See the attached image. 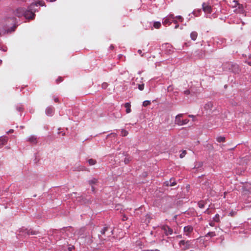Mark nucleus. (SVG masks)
<instances>
[{
    "label": "nucleus",
    "mask_w": 251,
    "mask_h": 251,
    "mask_svg": "<svg viewBox=\"0 0 251 251\" xmlns=\"http://www.w3.org/2000/svg\"><path fill=\"white\" fill-rule=\"evenodd\" d=\"M38 6H43L46 5L43 1L32 2L27 9L23 7L17 8L16 15L19 17L24 16L25 19L28 20L33 19L35 18V14L33 12L32 10L35 11V10L32 8L34 7H38Z\"/></svg>",
    "instance_id": "nucleus-1"
},
{
    "label": "nucleus",
    "mask_w": 251,
    "mask_h": 251,
    "mask_svg": "<svg viewBox=\"0 0 251 251\" xmlns=\"http://www.w3.org/2000/svg\"><path fill=\"white\" fill-rule=\"evenodd\" d=\"M246 0V2H245V9H244V6L243 4L239 3V4L238 5L240 12L241 13H246L245 16L247 15V11H249L250 9H251V0Z\"/></svg>",
    "instance_id": "nucleus-2"
},
{
    "label": "nucleus",
    "mask_w": 251,
    "mask_h": 251,
    "mask_svg": "<svg viewBox=\"0 0 251 251\" xmlns=\"http://www.w3.org/2000/svg\"><path fill=\"white\" fill-rule=\"evenodd\" d=\"M195 242V240L192 241H185L184 240H181L179 242V246L181 248L182 250L185 251L186 250L189 249L190 248H194V245L193 243Z\"/></svg>",
    "instance_id": "nucleus-3"
},
{
    "label": "nucleus",
    "mask_w": 251,
    "mask_h": 251,
    "mask_svg": "<svg viewBox=\"0 0 251 251\" xmlns=\"http://www.w3.org/2000/svg\"><path fill=\"white\" fill-rule=\"evenodd\" d=\"M16 26L13 25L10 28L7 27V25H6L3 27H0V36L5 33H9L14 31L15 29Z\"/></svg>",
    "instance_id": "nucleus-4"
},
{
    "label": "nucleus",
    "mask_w": 251,
    "mask_h": 251,
    "mask_svg": "<svg viewBox=\"0 0 251 251\" xmlns=\"http://www.w3.org/2000/svg\"><path fill=\"white\" fill-rule=\"evenodd\" d=\"M19 232L21 235H24L26 234L27 235H36L38 233L37 231H34L31 229H28L27 228L23 227L19 230Z\"/></svg>",
    "instance_id": "nucleus-5"
},
{
    "label": "nucleus",
    "mask_w": 251,
    "mask_h": 251,
    "mask_svg": "<svg viewBox=\"0 0 251 251\" xmlns=\"http://www.w3.org/2000/svg\"><path fill=\"white\" fill-rule=\"evenodd\" d=\"M202 10L206 14H211L213 12L212 7L207 3L203 2L202 4Z\"/></svg>",
    "instance_id": "nucleus-6"
},
{
    "label": "nucleus",
    "mask_w": 251,
    "mask_h": 251,
    "mask_svg": "<svg viewBox=\"0 0 251 251\" xmlns=\"http://www.w3.org/2000/svg\"><path fill=\"white\" fill-rule=\"evenodd\" d=\"M109 228L110 227L108 226L104 227L100 231L101 234L105 235L106 232L108 231ZM113 230L111 228H110V231L109 233L107 234V236L109 237L111 236L113 234Z\"/></svg>",
    "instance_id": "nucleus-7"
},
{
    "label": "nucleus",
    "mask_w": 251,
    "mask_h": 251,
    "mask_svg": "<svg viewBox=\"0 0 251 251\" xmlns=\"http://www.w3.org/2000/svg\"><path fill=\"white\" fill-rule=\"evenodd\" d=\"M241 71V69L239 68L238 65L235 63H233L232 64L231 70L230 71L231 72L234 74H239Z\"/></svg>",
    "instance_id": "nucleus-8"
},
{
    "label": "nucleus",
    "mask_w": 251,
    "mask_h": 251,
    "mask_svg": "<svg viewBox=\"0 0 251 251\" xmlns=\"http://www.w3.org/2000/svg\"><path fill=\"white\" fill-rule=\"evenodd\" d=\"M232 62H226L222 64V68L224 71H230L231 70Z\"/></svg>",
    "instance_id": "nucleus-9"
},
{
    "label": "nucleus",
    "mask_w": 251,
    "mask_h": 251,
    "mask_svg": "<svg viewBox=\"0 0 251 251\" xmlns=\"http://www.w3.org/2000/svg\"><path fill=\"white\" fill-rule=\"evenodd\" d=\"M176 184V183L173 177L171 178L169 180L166 181L164 182V185L166 186H173Z\"/></svg>",
    "instance_id": "nucleus-10"
},
{
    "label": "nucleus",
    "mask_w": 251,
    "mask_h": 251,
    "mask_svg": "<svg viewBox=\"0 0 251 251\" xmlns=\"http://www.w3.org/2000/svg\"><path fill=\"white\" fill-rule=\"evenodd\" d=\"M26 141L31 144H36L37 143V138L35 135H31L27 138Z\"/></svg>",
    "instance_id": "nucleus-11"
},
{
    "label": "nucleus",
    "mask_w": 251,
    "mask_h": 251,
    "mask_svg": "<svg viewBox=\"0 0 251 251\" xmlns=\"http://www.w3.org/2000/svg\"><path fill=\"white\" fill-rule=\"evenodd\" d=\"M54 112V108L52 106H48L45 111L46 114L49 116L53 115Z\"/></svg>",
    "instance_id": "nucleus-12"
},
{
    "label": "nucleus",
    "mask_w": 251,
    "mask_h": 251,
    "mask_svg": "<svg viewBox=\"0 0 251 251\" xmlns=\"http://www.w3.org/2000/svg\"><path fill=\"white\" fill-rule=\"evenodd\" d=\"M183 114H179L176 116L175 123L179 126H182V120L181 118L183 116Z\"/></svg>",
    "instance_id": "nucleus-13"
},
{
    "label": "nucleus",
    "mask_w": 251,
    "mask_h": 251,
    "mask_svg": "<svg viewBox=\"0 0 251 251\" xmlns=\"http://www.w3.org/2000/svg\"><path fill=\"white\" fill-rule=\"evenodd\" d=\"M163 229L164 231V233L167 235H172L173 232V229L168 226H163Z\"/></svg>",
    "instance_id": "nucleus-14"
},
{
    "label": "nucleus",
    "mask_w": 251,
    "mask_h": 251,
    "mask_svg": "<svg viewBox=\"0 0 251 251\" xmlns=\"http://www.w3.org/2000/svg\"><path fill=\"white\" fill-rule=\"evenodd\" d=\"M193 227L191 226H187L184 227L183 230L186 235L192 232Z\"/></svg>",
    "instance_id": "nucleus-15"
},
{
    "label": "nucleus",
    "mask_w": 251,
    "mask_h": 251,
    "mask_svg": "<svg viewBox=\"0 0 251 251\" xmlns=\"http://www.w3.org/2000/svg\"><path fill=\"white\" fill-rule=\"evenodd\" d=\"M92 242V236L90 234L86 235L85 237V243L87 245H90Z\"/></svg>",
    "instance_id": "nucleus-16"
},
{
    "label": "nucleus",
    "mask_w": 251,
    "mask_h": 251,
    "mask_svg": "<svg viewBox=\"0 0 251 251\" xmlns=\"http://www.w3.org/2000/svg\"><path fill=\"white\" fill-rule=\"evenodd\" d=\"M195 56L199 58H202L205 54L204 51L201 50H198L195 52Z\"/></svg>",
    "instance_id": "nucleus-17"
},
{
    "label": "nucleus",
    "mask_w": 251,
    "mask_h": 251,
    "mask_svg": "<svg viewBox=\"0 0 251 251\" xmlns=\"http://www.w3.org/2000/svg\"><path fill=\"white\" fill-rule=\"evenodd\" d=\"M205 186V189H207L208 190H210L212 189L211 186V181L209 180H206L203 184Z\"/></svg>",
    "instance_id": "nucleus-18"
},
{
    "label": "nucleus",
    "mask_w": 251,
    "mask_h": 251,
    "mask_svg": "<svg viewBox=\"0 0 251 251\" xmlns=\"http://www.w3.org/2000/svg\"><path fill=\"white\" fill-rule=\"evenodd\" d=\"M212 107L213 103L212 102L209 101L205 104L204 108L205 109V110L211 111L212 110Z\"/></svg>",
    "instance_id": "nucleus-19"
},
{
    "label": "nucleus",
    "mask_w": 251,
    "mask_h": 251,
    "mask_svg": "<svg viewBox=\"0 0 251 251\" xmlns=\"http://www.w3.org/2000/svg\"><path fill=\"white\" fill-rule=\"evenodd\" d=\"M164 25H170L172 23V21L167 17L164 18L162 22Z\"/></svg>",
    "instance_id": "nucleus-20"
},
{
    "label": "nucleus",
    "mask_w": 251,
    "mask_h": 251,
    "mask_svg": "<svg viewBox=\"0 0 251 251\" xmlns=\"http://www.w3.org/2000/svg\"><path fill=\"white\" fill-rule=\"evenodd\" d=\"M7 138L5 136H1L0 137V145H4L7 142Z\"/></svg>",
    "instance_id": "nucleus-21"
},
{
    "label": "nucleus",
    "mask_w": 251,
    "mask_h": 251,
    "mask_svg": "<svg viewBox=\"0 0 251 251\" xmlns=\"http://www.w3.org/2000/svg\"><path fill=\"white\" fill-rule=\"evenodd\" d=\"M125 107L126 108V112L129 113L131 112L130 104L129 102H126L125 104Z\"/></svg>",
    "instance_id": "nucleus-22"
},
{
    "label": "nucleus",
    "mask_w": 251,
    "mask_h": 251,
    "mask_svg": "<svg viewBox=\"0 0 251 251\" xmlns=\"http://www.w3.org/2000/svg\"><path fill=\"white\" fill-rule=\"evenodd\" d=\"M197 36H198V33L196 31L192 32L190 34V37H191V39L194 41L196 40Z\"/></svg>",
    "instance_id": "nucleus-23"
},
{
    "label": "nucleus",
    "mask_w": 251,
    "mask_h": 251,
    "mask_svg": "<svg viewBox=\"0 0 251 251\" xmlns=\"http://www.w3.org/2000/svg\"><path fill=\"white\" fill-rule=\"evenodd\" d=\"M97 182L98 179L95 178H93L88 181V183L90 185H93V184H96Z\"/></svg>",
    "instance_id": "nucleus-24"
},
{
    "label": "nucleus",
    "mask_w": 251,
    "mask_h": 251,
    "mask_svg": "<svg viewBox=\"0 0 251 251\" xmlns=\"http://www.w3.org/2000/svg\"><path fill=\"white\" fill-rule=\"evenodd\" d=\"M216 140L219 143L224 142L225 141V137L223 136H219L217 137Z\"/></svg>",
    "instance_id": "nucleus-25"
},
{
    "label": "nucleus",
    "mask_w": 251,
    "mask_h": 251,
    "mask_svg": "<svg viewBox=\"0 0 251 251\" xmlns=\"http://www.w3.org/2000/svg\"><path fill=\"white\" fill-rule=\"evenodd\" d=\"M161 25V23L159 22H155L153 24V26L155 28H159Z\"/></svg>",
    "instance_id": "nucleus-26"
},
{
    "label": "nucleus",
    "mask_w": 251,
    "mask_h": 251,
    "mask_svg": "<svg viewBox=\"0 0 251 251\" xmlns=\"http://www.w3.org/2000/svg\"><path fill=\"white\" fill-rule=\"evenodd\" d=\"M216 236V234L215 232H208L206 235H205V237H214Z\"/></svg>",
    "instance_id": "nucleus-27"
},
{
    "label": "nucleus",
    "mask_w": 251,
    "mask_h": 251,
    "mask_svg": "<svg viewBox=\"0 0 251 251\" xmlns=\"http://www.w3.org/2000/svg\"><path fill=\"white\" fill-rule=\"evenodd\" d=\"M230 2L232 3L231 5L233 7H237L238 6V5L239 4V3L238 2V1L235 0H232V2L230 1Z\"/></svg>",
    "instance_id": "nucleus-28"
},
{
    "label": "nucleus",
    "mask_w": 251,
    "mask_h": 251,
    "mask_svg": "<svg viewBox=\"0 0 251 251\" xmlns=\"http://www.w3.org/2000/svg\"><path fill=\"white\" fill-rule=\"evenodd\" d=\"M88 162L90 165H94L96 163V161L93 159H89Z\"/></svg>",
    "instance_id": "nucleus-29"
},
{
    "label": "nucleus",
    "mask_w": 251,
    "mask_h": 251,
    "mask_svg": "<svg viewBox=\"0 0 251 251\" xmlns=\"http://www.w3.org/2000/svg\"><path fill=\"white\" fill-rule=\"evenodd\" d=\"M213 221L216 222H219L220 221V216L218 214H217L213 217Z\"/></svg>",
    "instance_id": "nucleus-30"
},
{
    "label": "nucleus",
    "mask_w": 251,
    "mask_h": 251,
    "mask_svg": "<svg viewBox=\"0 0 251 251\" xmlns=\"http://www.w3.org/2000/svg\"><path fill=\"white\" fill-rule=\"evenodd\" d=\"M121 133H122V136H126L128 134V131L124 129H122Z\"/></svg>",
    "instance_id": "nucleus-31"
},
{
    "label": "nucleus",
    "mask_w": 251,
    "mask_h": 251,
    "mask_svg": "<svg viewBox=\"0 0 251 251\" xmlns=\"http://www.w3.org/2000/svg\"><path fill=\"white\" fill-rule=\"evenodd\" d=\"M203 165V163L202 162H198L196 163V164L195 165V167H194V168H201L202 167Z\"/></svg>",
    "instance_id": "nucleus-32"
},
{
    "label": "nucleus",
    "mask_w": 251,
    "mask_h": 251,
    "mask_svg": "<svg viewBox=\"0 0 251 251\" xmlns=\"http://www.w3.org/2000/svg\"><path fill=\"white\" fill-rule=\"evenodd\" d=\"M151 103L150 100H145L143 102V106H147L148 105H150Z\"/></svg>",
    "instance_id": "nucleus-33"
},
{
    "label": "nucleus",
    "mask_w": 251,
    "mask_h": 251,
    "mask_svg": "<svg viewBox=\"0 0 251 251\" xmlns=\"http://www.w3.org/2000/svg\"><path fill=\"white\" fill-rule=\"evenodd\" d=\"M16 108L17 110L19 112L22 111L23 110V107L22 105H18L16 106Z\"/></svg>",
    "instance_id": "nucleus-34"
},
{
    "label": "nucleus",
    "mask_w": 251,
    "mask_h": 251,
    "mask_svg": "<svg viewBox=\"0 0 251 251\" xmlns=\"http://www.w3.org/2000/svg\"><path fill=\"white\" fill-rule=\"evenodd\" d=\"M186 151L185 150H183L182 151V152L180 154L179 157L180 158H183L185 155L186 154Z\"/></svg>",
    "instance_id": "nucleus-35"
},
{
    "label": "nucleus",
    "mask_w": 251,
    "mask_h": 251,
    "mask_svg": "<svg viewBox=\"0 0 251 251\" xmlns=\"http://www.w3.org/2000/svg\"><path fill=\"white\" fill-rule=\"evenodd\" d=\"M201 12V9H199L197 11L194 10L193 12V14L194 15H195L196 16H198L200 13Z\"/></svg>",
    "instance_id": "nucleus-36"
},
{
    "label": "nucleus",
    "mask_w": 251,
    "mask_h": 251,
    "mask_svg": "<svg viewBox=\"0 0 251 251\" xmlns=\"http://www.w3.org/2000/svg\"><path fill=\"white\" fill-rule=\"evenodd\" d=\"M138 88L140 91H142L144 88V84H138Z\"/></svg>",
    "instance_id": "nucleus-37"
},
{
    "label": "nucleus",
    "mask_w": 251,
    "mask_h": 251,
    "mask_svg": "<svg viewBox=\"0 0 251 251\" xmlns=\"http://www.w3.org/2000/svg\"><path fill=\"white\" fill-rule=\"evenodd\" d=\"M167 17H168L171 21L172 20H174V19H175L176 17H175L174 15V14H169L168 16H167Z\"/></svg>",
    "instance_id": "nucleus-38"
},
{
    "label": "nucleus",
    "mask_w": 251,
    "mask_h": 251,
    "mask_svg": "<svg viewBox=\"0 0 251 251\" xmlns=\"http://www.w3.org/2000/svg\"><path fill=\"white\" fill-rule=\"evenodd\" d=\"M130 159L129 158L126 157L124 159V162L126 164H127L129 163Z\"/></svg>",
    "instance_id": "nucleus-39"
},
{
    "label": "nucleus",
    "mask_w": 251,
    "mask_h": 251,
    "mask_svg": "<svg viewBox=\"0 0 251 251\" xmlns=\"http://www.w3.org/2000/svg\"><path fill=\"white\" fill-rule=\"evenodd\" d=\"M175 18L178 19L180 22H182L183 20V18L181 16H176Z\"/></svg>",
    "instance_id": "nucleus-40"
},
{
    "label": "nucleus",
    "mask_w": 251,
    "mask_h": 251,
    "mask_svg": "<svg viewBox=\"0 0 251 251\" xmlns=\"http://www.w3.org/2000/svg\"><path fill=\"white\" fill-rule=\"evenodd\" d=\"M63 81V78L61 76L58 77V78L56 80V82L57 83H58Z\"/></svg>",
    "instance_id": "nucleus-41"
},
{
    "label": "nucleus",
    "mask_w": 251,
    "mask_h": 251,
    "mask_svg": "<svg viewBox=\"0 0 251 251\" xmlns=\"http://www.w3.org/2000/svg\"><path fill=\"white\" fill-rule=\"evenodd\" d=\"M236 214V212L234 211H231L229 212V215L231 217L234 216Z\"/></svg>",
    "instance_id": "nucleus-42"
},
{
    "label": "nucleus",
    "mask_w": 251,
    "mask_h": 251,
    "mask_svg": "<svg viewBox=\"0 0 251 251\" xmlns=\"http://www.w3.org/2000/svg\"><path fill=\"white\" fill-rule=\"evenodd\" d=\"M111 136H113V137H115L117 136V134L115 133H111L107 135V138Z\"/></svg>",
    "instance_id": "nucleus-43"
},
{
    "label": "nucleus",
    "mask_w": 251,
    "mask_h": 251,
    "mask_svg": "<svg viewBox=\"0 0 251 251\" xmlns=\"http://www.w3.org/2000/svg\"><path fill=\"white\" fill-rule=\"evenodd\" d=\"M189 121L188 119H185L182 120V123H183V125L187 124Z\"/></svg>",
    "instance_id": "nucleus-44"
},
{
    "label": "nucleus",
    "mask_w": 251,
    "mask_h": 251,
    "mask_svg": "<svg viewBox=\"0 0 251 251\" xmlns=\"http://www.w3.org/2000/svg\"><path fill=\"white\" fill-rule=\"evenodd\" d=\"M183 93L185 95H188L190 94V92L189 90H186L184 91Z\"/></svg>",
    "instance_id": "nucleus-45"
},
{
    "label": "nucleus",
    "mask_w": 251,
    "mask_h": 251,
    "mask_svg": "<svg viewBox=\"0 0 251 251\" xmlns=\"http://www.w3.org/2000/svg\"><path fill=\"white\" fill-rule=\"evenodd\" d=\"M199 206L200 208H203L204 206V204L203 203L199 202Z\"/></svg>",
    "instance_id": "nucleus-46"
},
{
    "label": "nucleus",
    "mask_w": 251,
    "mask_h": 251,
    "mask_svg": "<svg viewBox=\"0 0 251 251\" xmlns=\"http://www.w3.org/2000/svg\"><path fill=\"white\" fill-rule=\"evenodd\" d=\"M138 53L141 55V56H144V53H142V50H138Z\"/></svg>",
    "instance_id": "nucleus-47"
},
{
    "label": "nucleus",
    "mask_w": 251,
    "mask_h": 251,
    "mask_svg": "<svg viewBox=\"0 0 251 251\" xmlns=\"http://www.w3.org/2000/svg\"><path fill=\"white\" fill-rule=\"evenodd\" d=\"M107 83H103L102 84V88H106L107 87Z\"/></svg>",
    "instance_id": "nucleus-48"
},
{
    "label": "nucleus",
    "mask_w": 251,
    "mask_h": 251,
    "mask_svg": "<svg viewBox=\"0 0 251 251\" xmlns=\"http://www.w3.org/2000/svg\"><path fill=\"white\" fill-rule=\"evenodd\" d=\"M53 100H54V101L56 102H59V100L57 98L53 97Z\"/></svg>",
    "instance_id": "nucleus-49"
},
{
    "label": "nucleus",
    "mask_w": 251,
    "mask_h": 251,
    "mask_svg": "<svg viewBox=\"0 0 251 251\" xmlns=\"http://www.w3.org/2000/svg\"><path fill=\"white\" fill-rule=\"evenodd\" d=\"M14 132V130L13 129H10L9 131H8L7 132V133L9 134V133H13Z\"/></svg>",
    "instance_id": "nucleus-50"
},
{
    "label": "nucleus",
    "mask_w": 251,
    "mask_h": 251,
    "mask_svg": "<svg viewBox=\"0 0 251 251\" xmlns=\"http://www.w3.org/2000/svg\"><path fill=\"white\" fill-rule=\"evenodd\" d=\"M37 7H34L33 9H34L35 10V11H33V12L35 14V12H36V11H38V9L36 8Z\"/></svg>",
    "instance_id": "nucleus-51"
},
{
    "label": "nucleus",
    "mask_w": 251,
    "mask_h": 251,
    "mask_svg": "<svg viewBox=\"0 0 251 251\" xmlns=\"http://www.w3.org/2000/svg\"><path fill=\"white\" fill-rule=\"evenodd\" d=\"M91 190L93 193H95V187L93 185H91Z\"/></svg>",
    "instance_id": "nucleus-52"
},
{
    "label": "nucleus",
    "mask_w": 251,
    "mask_h": 251,
    "mask_svg": "<svg viewBox=\"0 0 251 251\" xmlns=\"http://www.w3.org/2000/svg\"><path fill=\"white\" fill-rule=\"evenodd\" d=\"M8 20H11L12 21V22H14L15 18H9L8 19Z\"/></svg>",
    "instance_id": "nucleus-53"
},
{
    "label": "nucleus",
    "mask_w": 251,
    "mask_h": 251,
    "mask_svg": "<svg viewBox=\"0 0 251 251\" xmlns=\"http://www.w3.org/2000/svg\"><path fill=\"white\" fill-rule=\"evenodd\" d=\"M174 22L175 24H177V21L175 20V19L174 20H172V23Z\"/></svg>",
    "instance_id": "nucleus-54"
},
{
    "label": "nucleus",
    "mask_w": 251,
    "mask_h": 251,
    "mask_svg": "<svg viewBox=\"0 0 251 251\" xmlns=\"http://www.w3.org/2000/svg\"><path fill=\"white\" fill-rule=\"evenodd\" d=\"M209 225L210 226H214V223L212 222L210 223Z\"/></svg>",
    "instance_id": "nucleus-55"
},
{
    "label": "nucleus",
    "mask_w": 251,
    "mask_h": 251,
    "mask_svg": "<svg viewBox=\"0 0 251 251\" xmlns=\"http://www.w3.org/2000/svg\"><path fill=\"white\" fill-rule=\"evenodd\" d=\"M146 217H147V218H148V219H150V216L148 214H147Z\"/></svg>",
    "instance_id": "nucleus-56"
},
{
    "label": "nucleus",
    "mask_w": 251,
    "mask_h": 251,
    "mask_svg": "<svg viewBox=\"0 0 251 251\" xmlns=\"http://www.w3.org/2000/svg\"><path fill=\"white\" fill-rule=\"evenodd\" d=\"M110 48L111 50H112V49L114 48V46H113V45H111L110 46Z\"/></svg>",
    "instance_id": "nucleus-57"
},
{
    "label": "nucleus",
    "mask_w": 251,
    "mask_h": 251,
    "mask_svg": "<svg viewBox=\"0 0 251 251\" xmlns=\"http://www.w3.org/2000/svg\"><path fill=\"white\" fill-rule=\"evenodd\" d=\"M247 63H248L249 65L251 66V61H248V62H247Z\"/></svg>",
    "instance_id": "nucleus-58"
},
{
    "label": "nucleus",
    "mask_w": 251,
    "mask_h": 251,
    "mask_svg": "<svg viewBox=\"0 0 251 251\" xmlns=\"http://www.w3.org/2000/svg\"><path fill=\"white\" fill-rule=\"evenodd\" d=\"M178 26H179V25L178 24H177L176 25L175 28H177Z\"/></svg>",
    "instance_id": "nucleus-59"
},
{
    "label": "nucleus",
    "mask_w": 251,
    "mask_h": 251,
    "mask_svg": "<svg viewBox=\"0 0 251 251\" xmlns=\"http://www.w3.org/2000/svg\"><path fill=\"white\" fill-rule=\"evenodd\" d=\"M48 1H49L50 2H53L55 1L56 0H47Z\"/></svg>",
    "instance_id": "nucleus-60"
},
{
    "label": "nucleus",
    "mask_w": 251,
    "mask_h": 251,
    "mask_svg": "<svg viewBox=\"0 0 251 251\" xmlns=\"http://www.w3.org/2000/svg\"><path fill=\"white\" fill-rule=\"evenodd\" d=\"M2 51H7V49L6 48L5 49H2Z\"/></svg>",
    "instance_id": "nucleus-61"
},
{
    "label": "nucleus",
    "mask_w": 251,
    "mask_h": 251,
    "mask_svg": "<svg viewBox=\"0 0 251 251\" xmlns=\"http://www.w3.org/2000/svg\"><path fill=\"white\" fill-rule=\"evenodd\" d=\"M189 117H194V115H189Z\"/></svg>",
    "instance_id": "nucleus-62"
},
{
    "label": "nucleus",
    "mask_w": 251,
    "mask_h": 251,
    "mask_svg": "<svg viewBox=\"0 0 251 251\" xmlns=\"http://www.w3.org/2000/svg\"><path fill=\"white\" fill-rule=\"evenodd\" d=\"M65 135V132L62 133V135H63V136H64V135Z\"/></svg>",
    "instance_id": "nucleus-63"
},
{
    "label": "nucleus",
    "mask_w": 251,
    "mask_h": 251,
    "mask_svg": "<svg viewBox=\"0 0 251 251\" xmlns=\"http://www.w3.org/2000/svg\"><path fill=\"white\" fill-rule=\"evenodd\" d=\"M2 63V60H0V63L1 64Z\"/></svg>",
    "instance_id": "nucleus-64"
}]
</instances>
